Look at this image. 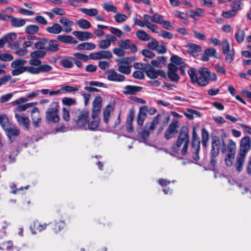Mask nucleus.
<instances>
[{
    "label": "nucleus",
    "mask_w": 251,
    "mask_h": 251,
    "mask_svg": "<svg viewBox=\"0 0 251 251\" xmlns=\"http://www.w3.org/2000/svg\"><path fill=\"white\" fill-rule=\"evenodd\" d=\"M27 61L24 59H19L13 61L11 64V67L14 69L12 71L11 74L13 75H20L25 72L31 74H38L40 73L49 72L52 69L49 65H40L38 67H25L24 65L26 63Z\"/></svg>",
    "instance_id": "1"
},
{
    "label": "nucleus",
    "mask_w": 251,
    "mask_h": 251,
    "mask_svg": "<svg viewBox=\"0 0 251 251\" xmlns=\"http://www.w3.org/2000/svg\"><path fill=\"white\" fill-rule=\"evenodd\" d=\"M190 144L189 130L187 126L181 127L176 142L171 147V150L175 153L185 155L188 152Z\"/></svg>",
    "instance_id": "2"
},
{
    "label": "nucleus",
    "mask_w": 251,
    "mask_h": 251,
    "mask_svg": "<svg viewBox=\"0 0 251 251\" xmlns=\"http://www.w3.org/2000/svg\"><path fill=\"white\" fill-rule=\"evenodd\" d=\"M170 119V116L165 113L158 114L154 117L151 122L146 124L144 129L141 134L143 140L145 141L147 140L151 133V131L152 132L158 124L161 123L163 125H166L169 123Z\"/></svg>",
    "instance_id": "3"
},
{
    "label": "nucleus",
    "mask_w": 251,
    "mask_h": 251,
    "mask_svg": "<svg viewBox=\"0 0 251 251\" xmlns=\"http://www.w3.org/2000/svg\"><path fill=\"white\" fill-rule=\"evenodd\" d=\"M72 120L78 128L87 129L89 122V112L88 110L74 108L71 110Z\"/></svg>",
    "instance_id": "4"
},
{
    "label": "nucleus",
    "mask_w": 251,
    "mask_h": 251,
    "mask_svg": "<svg viewBox=\"0 0 251 251\" xmlns=\"http://www.w3.org/2000/svg\"><path fill=\"white\" fill-rule=\"evenodd\" d=\"M59 105L57 101L52 102L45 112V119L48 123H57L60 118L59 115Z\"/></svg>",
    "instance_id": "5"
},
{
    "label": "nucleus",
    "mask_w": 251,
    "mask_h": 251,
    "mask_svg": "<svg viewBox=\"0 0 251 251\" xmlns=\"http://www.w3.org/2000/svg\"><path fill=\"white\" fill-rule=\"evenodd\" d=\"M217 76L215 74H211L209 69L203 68L200 69L199 71L198 77L196 81L200 86H204L207 85L210 80H215Z\"/></svg>",
    "instance_id": "6"
},
{
    "label": "nucleus",
    "mask_w": 251,
    "mask_h": 251,
    "mask_svg": "<svg viewBox=\"0 0 251 251\" xmlns=\"http://www.w3.org/2000/svg\"><path fill=\"white\" fill-rule=\"evenodd\" d=\"M222 49L224 54L226 55L225 61L229 64L231 63L234 59L235 51L234 49L230 50L229 43L227 39L222 42Z\"/></svg>",
    "instance_id": "7"
},
{
    "label": "nucleus",
    "mask_w": 251,
    "mask_h": 251,
    "mask_svg": "<svg viewBox=\"0 0 251 251\" xmlns=\"http://www.w3.org/2000/svg\"><path fill=\"white\" fill-rule=\"evenodd\" d=\"M179 123L176 119L173 120L164 132V136L166 140H170L175 138L178 132Z\"/></svg>",
    "instance_id": "8"
},
{
    "label": "nucleus",
    "mask_w": 251,
    "mask_h": 251,
    "mask_svg": "<svg viewBox=\"0 0 251 251\" xmlns=\"http://www.w3.org/2000/svg\"><path fill=\"white\" fill-rule=\"evenodd\" d=\"M201 141L194 127L193 129L192 148L193 153V158L195 161L199 160V153L200 149Z\"/></svg>",
    "instance_id": "9"
},
{
    "label": "nucleus",
    "mask_w": 251,
    "mask_h": 251,
    "mask_svg": "<svg viewBox=\"0 0 251 251\" xmlns=\"http://www.w3.org/2000/svg\"><path fill=\"white\" fill-rule=\"evenodd\" d=\"M135 60L134 57L125 58L118 63V71L124 74L129 75L131 73V66L129 63Z\"/></svg>",
    "instance_id": "10"
},
{
    "label": "nucleus",
    "mask_w": 251,
    "mask_h": 251,
    "mask_svg": "<svg viewBox=\"0 0 251 251\" xmlns=\"http://www.w3.org/2000/svg\"><path fill=\"white\" fill-rule=\"evenodd\" d=\"M226 137V134L223 133L220 137L214 136L212 138L211 145H213L216 148L221 150L222 153L225 151V139Z\"/></svg>",
    "instance_id": "11"
},
{
    "label": "nucleus",
    "mask_w": 251,
    "mask_h": 251,
    "mask_svg": "<svg viewBox=\"0 0 251 251\" xmlns=\"http://www.w3.org/2000/svg\"><path fill=\"white\" fill-rule=\"evenodd\" d=\"M147 66L150 67L148 68L147 67L145 70V73L150 78L154 79L157 78L158 76H160L163 78L166 77V73L162 70H155L153 67H151L149 64Z\"/></svg>",
    "instance_id": "12"
},
{
    "label": "nucleus",
    "mask_w": 251,
    "mask_h": 251,
    "mask_svg": "<svg viewBox=\"0 0 251 251\" xmlns=\"http://www.w3.org/2000/svg\"><path fill=\"white\" fill-rule=\"evenodd\" d=\"M170 61L171 63L170 64H173L176 66H178V70L179 69L182 75L185 74L187 65L180 57L176 55H173L171 56Z\"/></svg>",
    "instance_id": "13"
},
{
    "label": "nucleus",
    "mask_w": 251,
    "mask_h": 251,
    "mask_svg": "<svg viewBox=\"0 0 251 251\" xmlns=\"http://www.w3.org/2000/svg\"><path fill=\"white\" fill-rule=\"evenodd\" d=\"M251 148V139L249 136H245L240 141V148L239 154L246 155Z\"/></svg>",
    "instance_id": "14"
},
{
    "label": "nucleus",
    "mask_w": 251,
    "mask_h": 251,
    "mask_svg": "<svg viewBox=\"0 0 251 251\" xmlns=\"http://www.w3.org/2000/svg\"><path fill=\"white\" fill-rule=\"evenodd\" d=\"M10 142H13L20 134V129L14 125H12L4 130Z\"/></svg>",
    "instance_id": "15"
},
{
    "label": "nucleus",
    "mask_w": 251,
    "mask_h": 251,
    "mask_svg": "<svg viewBox=\"0 0 251 251\" xmlns=\"http://www.w3.org/2000/svg\"><path fill=\"white\" fill-rule=\"evenodd\" d=\"M107 74V78L109 81L122 82L126 79V77L124 75L118 73L112 69L108 70Z\"/></svg>",
    "instance_id": "16"
},
{
    "label": "nucleus",
    "mask_w": 251,
    "mask_h": 251,
    "mask_svg": "<svg viewBox=\"0 0 251 251\" xmlns=\"http://www.w3.org/2000/svg\"><path fill=\"white\" fill-rule=\"evenodd\" d=\"M92 117H95L98 116L102 106V98L100 96L95 97L92 102Z\"/></svg>",
    "instance_id": "17"
},
{
    "label": "nucleus",
    "mask_w": 251,
    "mask_h": 251,
    "mask_svg": "<svg viewBox=\"0 0 251 251\" xmlns=\"http://www.w3.org/2000/svg\"><path fill=\"white\" fill-rule=\"evenodd\" d=\"M15 116L19 126H23L25 130H29L30 122L27 116L18 113H16Z\"/></svg>",
    "instance_id": "18"
},
{
    "label": "nucleus",
    "mask_w": 251,
    "mask_h": 251,
    "mask_svg": "<svg viewBox=\"0 0 251 251\" xmlns=\"http://www.w3.org/2000/svg\"><path fill=\"white\" fill-rule=\"evenodd\" d=\"M31 118L32 121V125L36 128L40 126L42 118L39 109L34 107L31 112Z\"/></svg>",
    "instance_id": "19"
},
{
    "label": "nucleus",
    "mask_w": 251,
    "mask_h": 251,
    "mask_svg": "<svg viewBox=\"0 0 251 251\" xmlns=\"http://www.w3.org/2000/svg\"><path fill=\"white\" fill-rule=\"evenodd\" d=\"M168 68V76L169 79L172 81L177 82L180 78V77L176 73L178 67L173 64H169Z\"/></svg>",
    "instance_id": "20"
},
{
    "label": "nucleus",
    "mask_w": 251,
    "mask_h": 251,
    "mask_svg": "<svg viewBox=\"0 0 251 251\" xmlns=\"http://www.w3.org/2000/svg\"><path fill=\"white\" fill-rule=\"evenodd\" d=\"M135 116V112L133 109H130L129 111V114L127 118L126 123V130L128 132H132L133 131V126L132 122Z\"/></svg>",
    "instance_id": "21"
},
{
    "label": "nucleus",
    "mask_w": 251,
    "mask_h": 251,
    "mask_svg": "<svg viewBox=\"0 0 251 251\" xmlns=\"http://www.w3.org/2000/svg\"><path fill=\"white\" fill-rule=\"evenodd\" d=\"M40 93L39 90H37L35 92H32L27 94L26 98L22 97L12 102V105H16V104H21L26 102L28 99H31L37 97Z\"/></svg>",
    "instance_id": "22"
},
{
    "label": "nucleus",
    "mask_w": 251,
    "mask_h": 251,
    "mask_svg": "<svg viewBox=\"0 0 251 251\" xmlns=\"http://www.w3.org/2000/svg\"><path fill=\"white\" fill-rule=\"evenodd\" d=\"M142 87L140 86H135V85H126L125 87L123 93L126 95H134L140 92Z\"/></svg>",
    "instance_id": "23"
},
{
    "label": "nucleus",
    "mask_w": 251,
    "mask_h": 251,
    "mask_svg": "<svg viewBox=\"0 0 251 251\" xmlns=\"http://www.w3.org/2000/svg\"><path fill=\"white\" fill-rule=\"evenodd\" d=\"M73 34L80 41L86 40L93 37V33L87 31H75L73 32Z\"/></svg>",
    "instance_id": "24"
},
{
    "label": "nucleus",
    "mask_w": 251,
    "mask_h": 251,
    "mask_svg": "<svg viewBox=\"0 0 251 251\" xmlns=\"http://www.w3.org/2000/svg\"><path fill=\"white\" fill-rule=\"evenodd\" d=\"M59 23L61 24L64 27L63 30L66 33L71 32L72 30V26L74 25V22L66 18H61Z\"/></svg>",
    "instance_id": "25"
},
{
    "label": "nucleus",
    "mask_w": 251,
    "mask_h": 251,
    "mask_svg": "<svg viewBox=\"0 0 251 251\" xmlns=\"http://www.w3.org/2000/svg\"><path fill=\"white\" fill-rule=\"evenodd\" d=\"M59 50V44L57 41L54 39L48 40L46 50L51 52H56Z\"/></svg>",
    "instance_id": "26"
},
{
    "label": "nucleus",
    "mask_w": 251,
    "mask_h": 251,
    "mask_svg": "<svg viewBox=\"0 0 251 251\" xmlns=\"http://www.w3.org/2000/svg\"><path fill=\"white\" fill-rule=\"evenodd\" d=\"M57 41L64 43H70L75 45L77 44V41L75 38L70 35H60L57 37Z\"/></svg>",
    "instance_id": "27"
},
{
    "label": "nucleus",
    "mask_w": 251,
    "mask_h": 251,
    "mask_svg": "<svg viewBox=\"0 0 251 251\" xmlns=\"http://www.w3.org/2000/svg\"><path fill=\"white\" fill-rule=\"evenodd\" d=\"M63 30V28L58 23H54L52 26H48L46 31L51 34H58Z\"/></svg>",
    "instance_id": "28"
},
{
    "label": "nucleus",
    "mask_w": 251,
    "mask_h": 251,
    "mask_svg": "<svg viewBox=\"0 0 251 251\" xmlns=\"http://www.w3.org/2000/svg\"><path fill=\"white\" fill-rule=\"evenodd\" d=\"M10 22L11 25L15 27H19L25 25L26 21L24 19H20L11 16Z\"/></svg>",
    "instance_id": "29"
},
{
    "label": "nucleus",
    "mask_w": 251,
    "mask_h": 251,
    "mask_svg": "<svg viewBox=\"0 0 251 251\" xmlns=\"http://www.w3.org/2000/svg\"><path fill=\"white\" fill-rule=\"evenodd\" d=\"M225 151H224V153L236 152V143L232 139H229L227 141V144L225 143Z\"/></svg>",
    "instance_id": "30"
},
{
    "label": "nucleus",
    "mask_w": 251,
    "mask_h": 251,
    "mask_svg": "<svg viewBox=\"0 0 251 251\" xmlns=\"http://www.w3.org/2000/svg\"><path fill=\"white\" fill-rule=\"evenodd\" d=\"M0 124L4 130L13 125L10 122L7 116L5 114L0 115Z\"/></svg>",
    "instance_id": "31"
},
{
    "label": "nucleus",
    "mask_w": 251,
    "mask_h": 251,
    "mask_svg": "<svg viewBox=\"0 0 251 251\" xmlns=\"http://www.w3.org/2000/svg\"><path fill=\"white\" fill-rule=\"evenodd\" d=\"M75 58L72 57H68L62 59L60 61V65L65 68H71L74 65Z\"/></svg>",
    "instance_id": "32"
},
{
    "label": "nucleus",
    "mask_w": 251,
    "mask_h": 251,
    "mask_svg": "<svg viewBox=\"0 0 251 251\" xmlns=\"http://www.w3.org/2000/svg\"><path fill=\"white\" fill-rule=\"evenodd\" d=\"M245 155L239 154L237 157L235 167L238 172H240L242 170V167L245 162Z\"/></svg>",
    "instance_id": "33"
},
{
    "label": "nucleus",
    "mask_w": 251,
    "mask_h": 251,
    "mask_svg": "<svg viewBox=\"0 0 251 251\" xmlns=\"http://www.w3.org/2000/svg\"><path fill=\"white\" fill-rule=\"evenodd\" d=\"M136 35L139 39L143 41H148L151 39V36L143 30H137Z\"/></svg>",
    "instance_id": "34"
},
{
    "label": "nucleus",
    "mask_w": 251,
    "mask_h": 251,
    "mask_svg": "<svg viewBox=\"0 0 251 251\" xmlns=\"http://www.w3.org/2000/svg\"><path fill=\"white\" fill-rule=\"evenodd\" d=\"M113 110V108L110 104L107 105L104 109L103 112V120L106 124L108 123L110 113Z\"/></svg>",
    "instance_id": "35"
},
{
    "label": "nucleus",
    "mask_w": 251,
    "mask_h": 251,
    "mask_svg": "<svg viewBox=\"0 0 251 251\" xmlns=\"http://www.w3.org/2000/svg\"><path fill=\"white\" fill-rule=\"evenodd\" d=\"M245 36V32L244 30L238 28L235 34L234 37L236 41L238 43H241L243 42Z\"/></svg>",
    "instance_id": "36"
},
{
    "label": "nucleus",
    "mask_w": 251,
    "mask_h": 251,
    "mask_svg": "<svg viewBox=\"0 0 251 251\" xmlns=\"http://www.w3.org/2000/svg\"><path fill=\"white\" fill-rule=\"evenodd\" d=\"M96 48V45L92 43L85 42L79 44L77 46V49L80 50H92Z\"/></svg>",
    "instance_id": "37"
},
{
    "label": "nucleus",
    "mask_w": 251,
    "mask_h": 251,
    "mask_svg": "<svg viewBox=\"0 0 251 251\" xmlns=\"http://www.w3.org/2000/svg\"><path fill=\"white\" fill-rule=\"evenodd\" d=\"M187 52L191 54H193L197 51H201V47L200 45H196L193 43L188 44L187 46Z\"/></svg>",
    "instance_id": "38"
},
{
    "label": "nucleus",
    "mask_w": 251,
    "mask_h": 251,
    "mask_svg": "<svg viewBox=\"0 0 251 251\" xmlns=\"http://www.w3.org/2000/svg\"><path fill=\"white\" fill-rule=\"evenodd\" d=\"M48 43V40L46 38H41L40 41L34 44L35 48L38 50H45Z\"/></svg>",
    "instance_id": "39"
},
{
    "label": "nucleus",
    "mask_w": 251,
    "mask_h": 251,
    "mask_svg": "<svg viewBox=\"0 0 251 251\" xmlns=\"http://www.w3.org/2000/svg\"><path fill=\"white\" fill-rule=\"evenodd\" d=\"M236 152L226 153V155L225 162L227 167H230L233 165L234 161Z\"/></svg>",
    "instance_id": "40"
},
{
    "label": "nucleus",
    "mask_w": 251,
    "mask_h": 251,
    "mask_svg": "<svg viewBox=\"0 0 251 251\" xmlns=\"http://www.w3.org/2000/svg\"><path fill=\"white\" fill-rule=\"evenodd\" d=\"M76 24L81 29H87L91 27V24L84 19H80L77 20Z\"/></svg>",
    "instance_id": "41"
},
{
    "label": "nucleus",
    "mask_w": 251,
    "mask_h": 251,
    "mask_svg": "<svg viewBox=\"0 0 251 251\" xmlns=\"http://www.w3.org/2000/svg\"><path fill=\"white\" fill-rule=\"evenodd\" d=\"M37 102H30L24 104H18V105L15 108V111L23 112L25 111L27 108L31 107L36 104Z\"/></svg>",
    "instance_id": "42"
},
{
    "label": "nucleus",
    "mask_w": 251,
    "mask_h": 251,
    "mask_svg": "<svg viewBox=\"0 0 251 251\" xmlns=\"http://www.w3.org/2000/svg\"><path fill=\"white\" fill-rule=\"evenodd\" d=\"M93 120L87 125V126L88 128L95 130H96L99 125L100 119L98 117V116H96L95 117H92Z\"/></svg>",
    "instance_id": "43"
},
{
    "label": "nucleus",
    "mask_w": 251,
    "mask_h": 251,
    "mask_svg": "<svg viewBox=\"0 0 251 251\" xmlns=\"http://www.w3.org/2000/svg\"><path fill=\"white\" fill-rule=\"evenodd\" d=\"M80 11L84 14L91 17L95 16L98 13V11L96 8H81L80 9Z\"/></svg>",
    "instance_id": "44"
},
{
    "label": "nucleus",
    "mask_w": 251,
    "mask_h": 251,
    "mask_svg": "<svg viewBox=\"0 0 251 251\" xmlns=\"http://www.w3.org/2000/svg\"><path fill=\"white\" fill-rule=\"evenodd\" d=\"M190 14V17L193 19L204 16V10L201 8H196L194 10L191 11Z\"/></svg>",
    "instance_id": "45"
},
{
    "label": "nucleus",
    "mask_w": 251,
    "mask_h": 251,
    "mask_svg": "<svg viewBox=\"0 0 251 251\" xmlns=\"http://www.w3.org/2000/svg\"><path fill=\"white\" fill-rule=\"evenodd\" d=\"M147 116V114L143 112L141 110V108H139V111L137 117V123L139 126H142Z\"/></svg>",
    "instance_id": "46"
},
{
    "label": "nucleus",
    "mask_w": 251,
    "mask_h": 251,
    "mask_svg": "<svg viewBox=\"0 0 251 251\" xmlns=\"http://www.w3.org/2000/svg\"><path fill=\"white\" fill-rule=\"evenodd\" d=\"M65 225V223L63 221H55L53 224V230L55 233H58L63 229Z\"/></svg>",
    "instance_id": "47"
},
{
    "label": "nucleus",
    "mask_w": 251,
    "mask_h": 251,
    "mask_svg": "<svg viewBox=\"0 0 251 251\" xmlns=\"http://www.w3.org/2000/svg\"><path fill=\"white\" fill-rule=\"evenodd\" d=\"M39 30V27L38 25H30L26 27L25 31L29 34H34L37 33Z\"/></svg>",
    "instance_id": "48"
},
{
    "label": "nucleus",
    "mask_w": 251,
    "mask_h": 251,
    "mask_svg": "<svg viewBox=\"0 0 251 251\" xmlns=\"http://www.w3.org/2000/svg\"><path fill=\"white\" fill-rule=\"evenodd\" d=\"M209 140V133L205 128L201 129V142L204 147H206L207 142Z\"/></svg>",
    "instance_id": "49"
},
{
    "label": "nucleus",
    "mask_w": 251,
    "mask_h": 251,
    "mask_svg": "<svg viewBox=\"0 0 251 251\" xmlns=\"http://www.w3.org/2000/svg\"><path fill=\"white\" fill-rule=\"evenodd\" d=\"M46 55V52L45 50H38L30 53V57L32 58H40L44 57Z\"/></svg>",
    "instance_id": "50"
},
{
    "label": "nucleus",
    "mask_w": 251,
    "mask_h": 251,
    "mask_svg": "<svg viewBox=\"0 0 251 251\" xmlns=\"http://www.w3.org/2000/svg\"><path fill=\"white\" fill-rule=\"evenodd\" d=\"M99 52L100 60L102 59H109L112 57V54L109 50H102L99 51Z\"/></svg>",
    "instance_id": "51"
},
{
    "label": "nucleus",
    "mask_w": 251,
    "mask_h": 251,
    "mask_svg": "<svg viewBox=\"0 0 251 251\" xmlns=\"http://www.w3.org/2000/svg\"><path fill=\"white\" fill-rule=\"evenodd\" d=\"M111 45V43L107 38L100 40L99 42L98 47L100 49L102 50H105L108 49Z\"/></svg>",
    "instance_id": "52"
},
{
    "label": "nucleus",
    "mask_w": 251,
    "mask_h": 251,
    "mask_svg": "<svg viewBox=\"0 0 251 251\" xmlns=\"http://www.w3.org/2000/svg\"><path fill=\"white\" fill-rule=\"evenodd\" d=\"M71 113H70V110L67 109L65 107L62 108V116L63 119L66 122H68L72 118L71 116Z\"/></svg>",
    "instance_id": "53"
},
{
    "label": "nucleus",
    "mask_w": 251,
    "mask_h": 251,
    "mask_svg": "<svg viewBox=\"0 0 251 251\" xmlns=\"http://www.w3.org/2000/svg\"><path fill=\"white\" fill-rule=\"evenodd\" d=\"M16 37L17 35L15 33H10L3 37L5 43H8L9 44L15 40Z\"/></svg>",
    "instance_id": "54"
},
{
    "label": "nucleus",
    "mask_w": 251,
    "mask_h": 251,
    "mask_svg": "<svg viewBox=\"0 0 251 251\" xmlns=\"http://www.w3.org/2000/svg\"><path fill=\"white\" fill-rule=\"evenodd\" d=\"M188 74L190 77L192 82L196 83V81L198 77V75L196 74V70L193 68H191L188 71Z\"/></svg>",
    "instance_id": "55"
},
{
    "label": "nucleus",
    "mask_w": 251,
    "mask_h": 251,
    "mask_svg": "<svg viewBox=\"0 0 251 251\" xmlns=\"http://www.w3.org/2000/svg\"><path fill=\"white\" fill-rule=\"evenodd\" d=\"M141 110L145 113H148L151 115H154L156 112V109L154 107H148L147 106L144 105L140 107Z\"/></svg>",
    "instance_id": "56"
},
{
    "label": "nucleus",
    "mask_w": 251,
    "mask_h": 251,
    "mask_svg": "<svg viewBox=\"0 0 251 251\" xmlns=\"http://www.w3.org/2000/svg\"><path fill=\"white\" fill-rule=\"evenodd\" d=\"M13 59L14 57L11 54L8 53H0V60L2 61H10Z\"/></svg>",
    "instance_id": "57"
},
{
    "label": "nucleus",
    "mask_w": 251,
    "mask_h": 251,
    "mask_svg": "<svg viewBox=\"0 0 251 251\" xmlns=\"http://www.w3.org/2000/svg\"><path fill=\"white\" fill-rule=\"evenodd\" d=\"M62 101L64 105L69 106L74 105L76 103L75 99L68 97L63 98Z\"/></svg>",
    "instance_id": "58"
},
{
    "label": "nucleus",
    "mask_w": 251,
    "mask_h": 251,
    "mask_svg": "<svg viewBox=\"0 0 251 251\" xmlns=\"http://www.w3.org/2000/svg\"><path fill=\"white\" fill-rule=\"evenodd\" d=\"M114 19L117 23H121L126 21L127 17L125 14L119 13L114 16Z\"/></svg>",
    "instance_id": "59"
},
{
    "label": "nucleus",
    "mask_w": 251,
    "mask_h": 251,
    "mask_svg": "<svg viewBox=\"0 0 251 251\" xmlns=\"http://www.w3.org/2000/svg\"><path fill=\"white\" fill-rule=\"evenodd\" d=\"M163 20V16L161 15L155 13L151 16V21L157 24H160Z\"/></svg>",
    "instance_id": "60"
},
{
    "label": "nucleus",
    "mask_w": 251,
    "mask_h": 251,
    "mask_svg": "<svg viewBox=\"0 0 251 251\" xmlns=\"http://www.w3.org/2000/svg\"><path fill=\"white\" fill-rule=\"evenodd\" d=\"M103 8L107 12H116L117 11V9L116 6L108 2H104L103 3Z\"/></svg>",
    "instance_id": "61"
},
{
    "label": "nucleus",
    "mask_w": 251,
    "mask_h": 251,
    "mask_svg": "<svg viewBox=\"0 0 251 251\" xmlns=\"http://www.w3.org/2000/svg\"><path fill=\"white\" fill-rule=\"evenodd\" d=\"M231 9L234 10L236 13H237V11L241 9V2L239 0L233 1L230 5Z\"/></svg>",
    "instance_id": "62"
},
{
    "label": "nucleus",
    "mask_w": 251,
    "mask_h": 251,
    "mask_svg": "<svg viewBox=\"0 0 251 251\" xmlns=\"http://www.w3.org/2000/svg\"><path fill=\"white\" fill-rule=\"evenodd\" d=\"M158 42L155 38H151V40L148 43L147 47L150 50H155L158 46Z\"/></svg>",
    "instance_id": "63"
},
{
    "label": "nucleus",
    "mask_w": 251,
    "mask_h": 251,
    "mask_svg": "<svg viewBox=\"0 0 251 251\" xmlns=\"http://www.w3.org/2000/svg\"><path fill=\"white\" fill-rule=\"evenodd\" d=\"M204 53L209 57H214L217 58L216 55V50L213 48H209L204 50Z\"/></svg>",
    "instance_id": "64"
}]
</instances>
